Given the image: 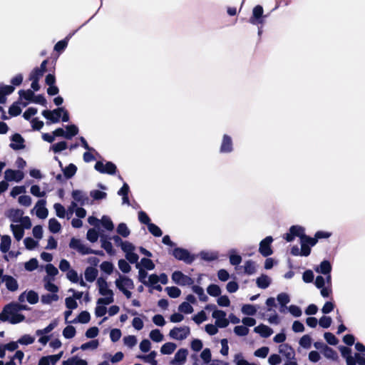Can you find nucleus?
I'll return each mask as SVG.
<instances>
[{
	"instance_id": "obj_1",
	"label": "nucleus",
	"mask_w": 365,
	"mask_h": 365,
	"mask_svg": "<svg viewBox=\"0 0 365 365\" xmlns=\"http://www.w3.org/2000/svg\"><path fill=\"white\" fill-rule=\"evenodd\" d=\"M25 317L19 313L18 303H10L6 304L0 313V321L8 322L10 324H15L24 320Z\"/></svg>"
},
{
	"instance_id": "obj_2",
	"label": "nucleus",
	"mask_w": 365,
	"mask_h": 365,
	"mask_svg": "<svg viewBox=\"0 0 365 365\" xmlns=\"http://www.w3.org/2000/svg\"><path fill=\"white\" fill-rule=\"evenodd\" d=\"M96 285L98 292L103 297L99 298L97 301V304H110L114 302V293L112 289L109 288L108 283L103 277L97 279Z\"/></svg>"
},
{
	"instance_id": "obj_3",
	"label": "nucleus",
	"mask_w": 365,
	"mask_h": 365,
	"mask_svg": "<svg viewBox=\"0 0 365 365\" xmlns=\"http://www.w3.org/2000/svg\"><path fill=\"white\" fill-rule=\"evenodd\" d=\"M117 275L118 277L115 280L116 288L121 292L127 299H130L132 296L130 290L135 287L133 280L120 272H117Z\"/></svg>"
},
{
	"instance_id": "obj_4",
	"label": "nucleus",
	"mask_w": 365,
	"mask_h": 365,
	"mask_svg": "<svg viewBox=\"0 0 365 365\" xmlns=\"http://www.w3.org/2000/svg\"><path fill=\"white\" fill-rule=\"evenodd\" d=\"M42 115L48 120L47 124L58 123L61 118L63 122L69 120V114L63 107L53 110H44L42 112Z\"/></svg>"
},
{
	"instance_id": "obj_5",
	"label": "nucleus",
	"mask_w": 365,
	"mask_h": 365,
	"mask_svg": "<svg viewBox=\"0 0 365 365\" xmlns=\"http://www.w3.org/2000/svg\"><path fill=\"white\" fill-rule=\"evenodd\" d=\"M315 286L320 289L321 295L323 297H328L332 292L331 276H317L314 281Z\"/></svg>"
},
{
	"instance_id": "obj_6",
	"label": "nucleus",
	"mask_w": 365,
	"mask_h": 365,
	"mask_svg": "<svg viewBox=\"0 0 365 365\" xmlns=\"http://www.w3.org/2000/svg\"><path fill=\"white\" fill-rule=\"evenodd\" d=\"M190 334V328L187 326L175 327L169 331V336L175 340L182 341Z\"/></svg>"
},
{
	"instance_id": "obj_7",
	"label": "nucleus",
	"mask_w": 365,
	"mask_h": 365,
	"mask_svg": "<svg viewBox=\"0 0 365 365\" xmlns=\"http://www.w3.org/2000/svg\"><path fill=\"white\" fill-rule=\"evenodd\" d=\"M173 255L178 260L184 262L186 264H191L195 259V256L190 254V252L183 248L176 247L173 250Z\"/></svg>"
},
{
	"instance_id": "obj_8",
	"label": "nucleus",
	"mask_w": 365,
	"mask_h": 365,
	"mask_svg": "<svg viewBox=\"0 0 365 365\" xmlns=\"http://www.w3.org/2000/svg\"><path fill=\"white\" fill-rule=\"evenodd\" d=\"M264 10L262 6L257 5L252 9V14L249 19L250 24L253 25L263 26L265 23L267 16L263 14Z\"/></svg>"
},
{
	"instance_id": "obj_9",
	"label": "nucleus",
	"mask_w": 365,
	"mask_h": 365,
	"mask_svg": "<svg viewBox=\"0 0 365 365\" xmlns=\"http://www.w3.org/2000/svg\"><path fill=\"white\" fill-rule=\"evenodd\" d=\"M173 282L180 286H190L193 284L194 279L187 276L184 274L180 271H175L171 276Z\"/></svg>"
},
{
	"instance_id": "obj_10",
	"label": "nucleus",
	"mask_w": 365,
	"mask_h": 365,
	"mask_svg": "<svg viewBox=\"0 0 365 365\" xmlns=\"http://www.w3.org/2000/svg\"><path fill=\"white\" fill-rule=\"evenodd\" d=\"M212 317L215 319V324L219 328H225L229 325V319L226 317L227 314L225 311L220 309H215L212 314Z\"/></svg>"
},
{
	"instance_id": "obj_11",
	"label": "nucleus",
	"mask_w": 365,
	"mask_h": 365,
	"mask_svg": "<svg viewBox=\"0 0 365 365\" xmlns=\"http://www.w3.org/2000/svg\"><path fill=\"white\" fill-rule=\"evenodd\" d=\"M317 244V240L309 236L300 240L302 256L307 257L311 253V248Z\"/></svg>"
},
{
	"instance_id": "obj_12",
	"label": "nucleus",
	"mask_w": 365,
	"mask_h": 365,
	"mask_svg": "<svg viewBox=\"0 0 365 365\" xmlns=\"http://www.w3.org/2000/svg\"><path fill=\"white\" fill-rule=\"evenodd\" d=\"M71 196L73 200V202H76V203H77V205H79L81 206H83L92 204V202L90 200L87 194L82 190H73Z\"/></svg>"
},
{
	"instance_id": "obj_13",
	"label": "nucleus",
	"mask_w": 365,
	"mask_h": 365,
	"mask_svg": "<svg viewBox=\"0 0 365 365\" xmlns=\"http://www.w3.org/2000/svg\"><path fill=\"white\" fill-rule=\"evenodd\" d=\"M273 238L271 236L266 237L259 242V252L264 257L272 255V243Z\"/></svg>"
},
{
	"instance_id": "obj_14",
	"label": "nucleus",
	"mask_w": 365,
	"mask_h": 365,
	"mask_svg": "<svg viewBox=\"0 0 365 365\" xmlns=\"http://www.w3.org/2000/svg\"><path fill=\"white\" fill-rule=\"evenodd\" d=\"M69 247L77 250L81 255H88L94 252V250L84 245L80 240L72 238Z\"/></svg>"
},
{
	"instance_id": "obj_15",
	"label": "nucleus",
	"mask_w": 365,
	"mask_h": 365,
	"mask_svg": "<svg viewBox=\"0 0 365 365\" xmlns=\"http://www.w3.org/2000/svg\"><path fill=\"white\" fill-rule=\"evenodd\" d=\"M19 302L23 303L25 301L31 304H35L38 302L39 297L37 292L34 290L25 291L22 292L18 298Z\"/></svg>"
},
{
	"instance_id": "obj_16",
	"label": "nucleus",
	"mask_w": 365,
	"mask_h": 365,
	"mask_svg": "<svg viewBox=\"0 0 365 365\" xmlns=\"http://www.w3.org/2000/svg\"><path fill=\"white\" fill-rule=\"evenodd\" d=\"M95 169L101 173L113 175L115 173L116 166L111 162L104 164L103 162L98 161L95 165Z\"/></svg>"
},
{
	"instance_id": "obj_17",
	"label": "nucleus",
	"mask_w": 365,
	"mask_h": 365,
	"mask_svg": "<svg viewBox=\"0 0 365 365\" xmlns=\"http://www.w3.org/2000/svg\"><path fill=\"white\" fill-rule=\"evenodd\" d=\"M1 282L4 283L7 289L11 292H15L19 289V284L17 280L10 275L2 274L1 276Z\"/></svg>"
},
{
	"instance_id": "obj_18",
	"label": "nucleus",
	"mask_w": 365,
	"mask_h": 365,
	"mask_svg": "<svg viewBox=\"0 0 365 365\" xmlns=\"http://www.w3.org/2000/svg\"><path fill=\"white\" fill-rule=\"evenodd\" d=\"M188 351L186 349H180L170 361L172 365H183L187 359Z\"/></svg>"
},
{
	"instance_id": "obj_19",
	"label": "nucleus",
	"mask_w": 365,
	"mask_h": 365,
	"mask_svg": "<svg viewBox=\"0 0 365 365\" xmlns=\"http://www.w3.org/2000/svg\"><path fill=\"white\" fill-rule=\"evenodd\" d=\"M233 150V143L232 138L225 134L221 142L220 152L221 153H230Z\"/></svg>"
},
{
	"instance_id": "obj_20",
	"label": "nucleus",
	"mask_w": 365,
	"mask_h": 365,
	"mask_svg": "<svg viewBox=\"0 0 365 365\" xmlns=\"http://www.w3.org/2000/svg\"><path fill=\"white\" fill-rule=\"evenodd\" d=\"M46 202L45 200H38L34 210L36 211V216L40 219H45L47 217L48 211L46 207Z\"/></svg>"
},
{
	"instance_id": "obj_21",
	"label": "nucleus",
	"mask_w": 365,
	"mask_h": 365,
	"mask_svg": "<svg viewBox=\"0 0 365 365\" xmlns=\"http://www.w3.org/2000/svg\"><path fill=\"white\" fill-rule=\"evenodd\" d=\"M4 177L7 181L19 182L24 178V175L21 170L8 169L5 171Z\"/></svg>"
},
{
	"instance_id": "obj_22",
	"label": "nucleus",
	"mask_w": 365,
	"mask_h": 365,
	"mask_svg": "<svg viewBox=\"0 0 365 365\" xmlns=\"http://www.w3.org/2000/svg\"><path fill=\"white\" fill-rule=\"evenodd\" d=\"M24 212L20 209H10L6 211V216L12 222L18 223L21 220L23 217Z\"/></svg>"
},
{
	"instance_id": "obj_23",
	"label": "nucleus",
	"mask_w": 365,
	"mask_h": 365,
	"mask_svg": "<svg viewBox=\"0 0 365 365\" xmlns=\"http://www.w3.org/2000/svg\"><path fill=\"white\" fill-rule=\"evenodd\" d=\"M279 352L284 356L288 360L294 359L295 356L294 350L287 344H282L279 346Z\"/></svg>"
},
{
	"instance_id": "obj_24",
	"label": "nucleus",
	"mask_w": 365,
	"mask_h": 365,
	"mask_svg": "<svg viewBox=\"0 0 365 365\" xmlns=\"http://www.w3.org/2000/svg\"><path fill=\"white\" fill-rule=\"evenodd\" d=\"M331 263L328 260H324L314 268V270L317 273L329 276L331 275Z\"/></svg>"
},
{
	"instance_id": "obj_25",
	"label": "nucleus",
	"mask_w": 365,
	"mask_h": 365,
	"mask_svg": "<svg viewBox=\"0 0 365 365\" xmlns=\"http://www.w3.org/2000/svg\"><path fill=\"white\" fill-rule=\"evenodd\" d=\"M254 331L259 334L262 337L264 338H267L273 334L272 329L262 324L255 327Z\"/></svg>"
},
{
	"instance_id": "obj_26",
	"label": "nucleus",
	"mask_w": 365,
	"mask_h": 365,
	"mask_svg": "<svg viewBox=\"0 0 365 365\" xmlns=\"http://www.w3.org/2000/svg\"><path fill=\"white\" fill-rule=\"evenodd\" d=\"M130 187L126 182H124L122 187L118 191V195L122 196V204L130 205V200L128 199V193Z\"/></svg>"
},
{
	"instance_id": "obj_27",
	"label": "nucleus",
	"mask_w": 365,
	"mask_h": 365,
	"mask_svg": "<svg viewBox=\"0 0 365 365\" xmlns=\"http://www.w3.org/2000/svg\"><path fill=\"white\" fill-rule=\"evenodd\" d=\"M157 352L155 351H150L147 355H138L137 358L143 360L145 363L150 364V365H158V361L155 359Z\"/></svg>"
},
{
	"instance_id": "obj_28",
	"label": "nucleus",
	"mask_w": 365,
	"mask_h": 365,
	"mask_svg": "<svg viewBox=\"0 0 365 365\" xmlns=\"http://www.w3.org/2000/svg\"><path fill=\"white\" fill-rule=\"evenodd\" d=\"M53 279H51L50 277H45L43 279V286L46 290L52 293L57 294L58 292V287L53 283Z\"/></svg>"
},
{
	"instance_id": "obj_29",
	"label": "nucleus",
	"mask_w": 365,
	"mask_h": 365,
	"mask_svg": "<svg viewBox=\"0 0 365 365\" xmlns=\"http://www.w3.org/2000/svg\"><path fill=\"white\" fill-rule=\"evenodd\" d=\"M10 228L14 235V238L17 241H20L24 237V229L22 227V225H14V223H12L10 225Z\"/></svg>"
},
{
	"instance_id": "obj_30",
	"label": "nucleus",
	"mask_w": 365,
	"mask_h": 365,
	"mask_svg": "<svg viewBox=\"0 0 365 365\" xmlns=\"http://www.w3.org/2000/svg\"><path fill=\"white\" fill-rule=\"evenodd\" d=\"M200 257L203 260L211 262L218 259L219 253L217 251H202Z\"/></svg>"
},
{
	"instance_id": "obj_31",
	"label": "nucleus",
	"mask_w": 365,
	"mask_h": 365,
	"mask_svg": "<svg viewBox=\"0 0 365 365\" xmlns=\"http://www.w3.org/2000/svg\"><path fill=\"white\" fill-rule=\"evenodd\" d=\"M14 91L12 86L0 85V103H4L6 96L11 94Z\"/></svg>"
},
{
	"instance_id": "obj_32",
	"label": "nucleus",
	"mask_w": 365,
	"mask_h": 365,
	"mask_svg": "<svg viewBox=\"0 0 365 365\" xmlns=\"http://www.w3.org/2000/svg\"><path fill=\"white\" fill-rule=\"evenodd\" d=\"M11 245V239L9 235H3L1 237L0 250L3 253H7L9 251Z\"/></svg>"
},
{
	"instance_id": "obj_33",
	"label": "nucleus",
	"mask_w": 365,
	"mask_h": 365,
	"mask_svg": "<svg viewBox=\"0 0 365 365\" xmlns=\"http://www.w3.org/2000/svg\"><path fill=\"white\" fill-rule=\"evenodd\" d=\"M10 146L14 150H20L24 147V139L19 134H14L11 138Z\"/></svg>"
},
{
	"instance_id": "obj_34",
	"label": "nucleus",
	"mask_w": 365,
	"mask_h": 365,
	"mask_svg": "<svg viewBox=\"0 0 365 365\" xmlns=\"http://www.w3.org/2000/svg\"><path fill=\"white\" fill-rule=\"evenodd\" d=\"M271 278L266 274H262L256 279V284L259 288L266 289L271 284Z\"/></svg>"
},
{
	"instance_id": "obj_35",
	"label": "nucleus",
	"mask_w": 365,
	"mask_h": 365,
	"mask_svg": "<svg viewBox=\"0 0 365 365\" xmlns=\"http://www.w3.org/2000/svg\"><path fill=\"white\" fill-rule=\"evenodd\" d=\"M98 273V272L96 268L93 267H87L84 272L86 280L89 282H93L96 279Z\"/></svg>"
},
{
	"instance_id": "obj_36",
	"label": "nucleus",
	"mask_w": 365,
	"mask_h": 365,
	"mask_svg": "<svg viewBox=\"0 0 365 365\" xmlns=\"http://www.w3.org/2000/svg\"><path fill=\"white\" fill-rule=\"evenodd\" d=\"M230 263L234 266H238L242 262V257L240 255L237 254V251L235 249H231L229 252Z\"/></svg>"
},
{
	"instance_id": "obj_37",
	"label": "nucleus",
	"mask_w": 365,
	"mask_h": 365,
	"mask_svg": "<svg viewBox=\"0 0 365 365\" xmlns=\"http://www.w3.org/2000/svg\"><path fill=\"white\" fill-rule=\"evenodd\" d=\"M289 231L292 233L294 237H299L300 240L307 235L304 233V228L299 225H293L289 228Z\"/></svg>"
},
{
	"instance_id": "obj_38",
	"label": "nucleus",
	"mask_w": 365,
	"mask_h": 365,
	"mask_svg": "<svg viewBox=\"0 0 365 365\" xmlns=\"http://www.w3.org/2000/svg\"><path fill=\"white\" fill-rule=\"evenodd\" d=\"M59 297L57 294H46L41 297V301L43 304H50L53 302H57Z\"/></svg>"
},
{
	"instance_id": "obj_39",
	"label": "nucleus",
	"mask_w": 365,
	"mask_h": 365,
	"mask_svg": "<svg viewBox=\"0 0 365 365\" xmlns=\"http://www.w3.org/2000/svg\"><path fill=\"white\" fill-rule=\"evenodd\" d=\"M177 345L173 342H167L160 348V352L163 354H171L176 349Z\"/></svg>"
},
{
	"instance_id": "obj_40",
	"label": "nucleus",
	"mask_w": 365,
	"mask_h": 365,
	"mask_svg": "<svg viewBox=\"0 0 365 365\" xmlns=\"http://www.w3.org/2000/svg\"><path fill=\"white\" fill-rule=\"evenodd\" d=\"M63 365H88V363L84 359H80L77 356H73L63 361Z\"/></svg>"
},
{
	"instance_id": "obj_41",
	"label": "nucleus",
	"mask_w": 365,
	"mask_h": 365,
	"mask_svg": "<svg viewBox=\"0 0 365 365\" xmlns=\"http://www.w3.org/2000/svg\"><path fill=\"white\" fill-rule=\"evenodd\" d=\"M233 362L235 365H257L247 361L242 353H237L234 355Z\"/></svg>"
},
{
	"instance_id": "obj_42",
	"label": "nucleus",
	"mask_w": 365,
	"mask_h": 365,
	"mask_svg": "<svg viewBox=\"0 0 365 365\" xmlns=\"http://www.w3.org/2000/svg\"><path fill=\"white\" fill-rule=\"evenodd\" d=\"M244 272L248 275L253 274L256 272V264L252 260H247L243 266Z\"/></svg>"
},
{
	"instance_id": "obj_43",
	"label": "nucleus",
	"mask_w": 365,
	"mask_h": 365,
	"mask_svg": "<svg viewBox=\"0 0 365 365\" xmlns=\"http://www.w3.org/2000/svg\"><path fill=\"white\" fill-rule=\"evenodd\" d=\"M58 320H53L47 327L42 329H37L35 332L36 334H49L58 326Z\"/></svg>"
},
{
	"instance_id": "obj_44",
	"label": "nucleus",
	"mask_w": 365,
	"mask_h": 365,
	"mask_svg": "<svg viewBox=\"0 0 365 365\" xmlns=\"http://www.w3.org/2000/svg\"><path fill=\"white\" fill-rule=\"evenodd\" d=\"M58 320H53L47 327L42 329H37L35 332L36 334H49L58 326Z\"/></svg>"
},
{
	"instance_id": "obj_45",
	"label": "nucleus",
	"mask_w": 365,
	"mask_h": 365,
	"mask_svg": "<svg viewBox=\"0 0 365 365\" xmlns=\"http://www.w3.org/2000/svg\"><path fill=\"white\" fill-rule=\"evenodd\" d=\"M48 229L53 233H58L61 230V225L56 219L51 218L48 221Z\"/></svg>"
},
{
	"instance_id": "obj_46",
	"label": "nucleus",
	"mask_w": 365,
	"mask_h": 365,
	"mask_svg": "<svg viewBox=\"0 0 365 365\" xmlns=\"http://www.w3.org/2000/svg\"><path fill=\"white\" fill-rule=\"evenodd\" d=\"M91 316L90 314L86 311L81 312L79 315L78 316V318L73 319V321H71V323H83L86 324L88 323L90 321Z\"/></svg>"
},
{
	"instance_id": "obj_47",
	"label": "nucleus",
	"mask_w": 365,
	"mask_h": 365,
	"mask_svg": "<svg viewBox=\"0 0 365 365\" xmlns=\"http://www.w3.org/2000/svg\"><path fill=\"white\" fill-rule=\"evenodd\" d=\"M149 337L152 341L157 343L161 342L164 339L163 334L158 329H153L149 334Z\"/></svg>"
},
{
	"instance_id": "obj_48",
	"label": "nucleus",
	"mask_w": 365,
	"mask_h": 365,
	"mask_svg": "<svg viewBox=\"0 0 365 365\" xmlns=\"http://www.w3.org/2000/svg\"><path fill=\"white\" fill-rule=\"evenodd\" d=\"M192 290L194 293H195L198 297L199 299L202 302H207L208 299L207 296L205 294L204 289L197 285H194L192 287Z\"/></svg>"
},
{
	"instance_id": "obj_49",
	"label": "nucleus",
	"mask_w": 365,
	"mask_h": 365,
	"mask_svg": "<svg viewBox=\"0 0 365 365\" xmlns=\"http://www.w3.org/2000/svg\"><path fill=\"white\" fill-rule=\"evenodd\" d=\"M118 234L123 237H127L130 234V230L128 227L125 223L121 222L120 223L116 229Z\"/></svg>"
},
{
	"instance_id": "obj_50",
	"label": "nucleus",
	"mask_w": 365,
	"mask_h": 365,
	"mask_svg": "<svg viewBox=\"0 0 365 365\" xmlns=\"http://www.w3.org/2000/svg\"><path fill=\"white\" fill-rule=\"evenodd\" d=\"M63 174L66 178H72L76 173L77 168L74 164H69L65 168H62Z\"/></svg>"
},
{
	"instance_id": "obj_51",
	"label": "nucleus",
	"mask_w": 365,
	"mask_h": 365,
	"mask_svg": "<svg viewBox=\"0 0 365 365\" xmlns=\"http://www.w3.org/2000/svg\"><path fill=\"white\" fill-rule=\"evenodd\" d=\"M312 339L308 334H305V335L302 336L299 341V345L306 349H310V347L312 346Z\"/></svg>"
},
{
	"instance_id": "obj_52",
	"label": "nucleus",
	"mask_w": 365,
	"mask_h": 365,
	"mask_svg": "<svg viewBox=\"0 0 365 365\" xmlns=\"http://www.w3.org/2000/svg\"><path fill=\"white\" fill-rule=\"evenodd\" d=\"M66 131L65 138L67 139H71L72 137L75 136L78 133V128L75 125H70L66 127Z\"/></svg>"
},
{
	"instance_id": "obj_53",
	"label": "nucleus",
	"mask_w": 365,
	"mask_h": 365,
	"mask_svg": "<svg viewBox=\"0 0 365 365\" xmlns=\"http://www.w3.org/2000/svg\"><path fill=\"white\" fill-rule=\"evenodd\" d=\"M71 36H72L71 34L68 35L63 40H61V41H58V43H56V44L54 46V50L58 52L63 51L66 48V46L68 45V42L70 38L71 37Z\"/></svg>"
},
{
	"instance_id": "obj_54",
	"label": "nucleus",
	"mask_w": 365,
	"mask_h": 365,
	"mask_svg": "<svg viewBox=\"0 0 365 365\" xmlns=\"http://www.w3.org/2000/svg\"><path fill=\"white\" fill-rule=\"evenodd\" d=\"M178 311L181 313L189 314L193 312V307L188 302H184L178 307Z\"/></svg>"
},
{
	"instance_id": "obj_55",
	"label": "nucleus",
	"mask_w": 365,
	"mask_h": 365,
	"mask_svg": "<svg viewBox=\"0 0 365 365\" xmlns=\"http://www.w3.org/2000/svg\"><path fill=\"white\" fill-rule=\"evenodd\" d=\"M34 341L35 337L30 334H24L18 339L19 344L21 345L32 344Z\"/></svg>"
},
{
	"instance_id": "obj_56",
	"label": "nucleus",
	"mask_w": 365,
	"mask_h": 365,
	"mask_svg": "<svg viewBox=\"0 0 365 365\" xmlns=\"http://www.w3.org/2000/svg\"><path fill=\"white\" fill-rule=\"evenodd\" d=\"M45 270L47 273L46 277H50L51 279H53V280H54V277L58 274V269L52 264H46L45 267Z\"/></svg>"
},
{
	"instance_id": "obj_57",
	"label": "nucleus",
	"mask_w": 365,
	"mask_h": 365,
	"mask_svg": "<svg viewBox=\"0 0 365 365\" xmlns=\"http://www.w3.org/2000/svg\"><path fill=\"white\" fill-rule=\"evenodd\" d=\"M100 222L108 231H111L114 228V225L111 219L106 215L102 217L101 220H100Z\"/></svg>"
},
{
	"instance_id": "obj_58",
	"label": "nucleus",
	"mask_w": 365,
	"mask_h": 365,
	"mask_svg": "<svg viewBox=\"0 0 365 365\" xmlns=\"http://www.w3.org/2000/svg\"><path fill=\"white\" fill-rule=\"evenodd\" d=\"M207 293L212 297H219L221 294V289L217 284H210L207 288Z\"/></svg>"
},
{
	"instance_id": "obj_59",
	"label": "nucleus",
	"mask_w": 365,
	"mask_h": 365,
	"mask_svg": "<svg viewBox=\"0 0 365 365\" xmlns=\"http://www.w3.org/2000/svg\"><path fill=\"white\" fill-rule=\"evenodd\" d=\"M38 260L36 258H32L24 264V268L26 271L32 272L38 267Z\"/></svg>"
},
{
	"instance_id": "obj_60",
	"label": "nucleus",
	"mask_w": 365,
	"mask_h": 365,
	"mask_svg": "<svg viewBox=\"0 0 365 365\" xmlns=\"http://www.w3.org/2000/svg\"><path fill=\"white\" fill-rule=\"evenodd\" d=\"M165 291L169 297L172 298H178L181 294L180 289L177 287H168L165 288Z\"/></svg>"
},
{
	"instance_id": "obj_61",
	"label": "nucleus",
	"mask_w": 365,
	"mask_h": 365,
	"mask_svg": "<svg viewBox=\"0 0 365 365\" xmlns=\"http://www.w3.org/2000/svg\"><path fill=\"white\" fill-rule=\"evenodd\" d=\"M277 299L281 307H285L290 302L289 294L284 292L279 294L277 297Z\"/></svg>"
},
{
	"instance_id": "obj_62",
	"label": "nucleus",
	"mask_w": 365,
	"mask_h": 365,
	"mask_svg": "<svg viewBox=\"0 0 365 365\" xmlns=\"http://www.w3.org/2000/svg\"><path fill=\"white\" fill-rule=\"evenodd\" d=\"M192 319L197 324H200L203 322L206 321L207 319L206 313L205 311H200L197 314H195Z\"/></svg>"
},
{
	"instance_id": "obj_63",
	"label": "nucleus",
	"mask_w": 365,
	"mask_h": 365,
	"mask_svg": "<svg viewBox=\"0 0 365 365\" xmlns=\"http://www.w3.org/2000/svg\"><path fill=\"white\" fill-rule=\"evenodd\" d=\"M249 329L244 325L236 326L234 328V333L239 336H245L249 334Z\"/></svg>"
},
{
	"instance_id": "obj_64",
	"label": "nucleus",
	"mask_w": 365,
	"mask_h": 365,
	"mask_svg": "<svg viewBox=\"0 0 365 365\" xmlns=\"http://www.w3.org/2000/svg\"><path fill=\"white\" fill-rule=\"evenodd\" d=\"M100 268L103 272L108 274H110L113 271L114 266L110 262L105 261L101 264Z\"/></svg>"
}]
</instances>
